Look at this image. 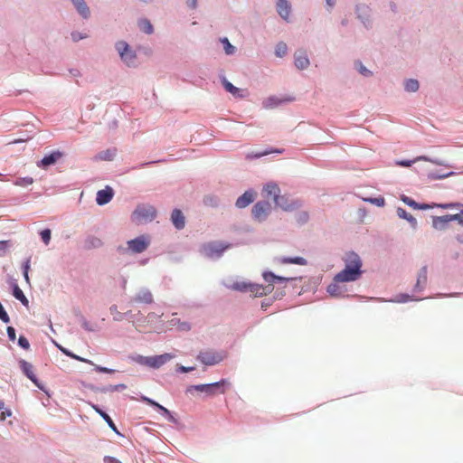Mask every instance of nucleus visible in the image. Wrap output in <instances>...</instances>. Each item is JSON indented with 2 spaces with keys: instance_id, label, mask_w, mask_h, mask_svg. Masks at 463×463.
<instances>
[{
  "instance_id": "f257e3e1",
  "label": "nucleus",
  "mask_w": 463,
  "mask_h": 463,
  "mask_svg": "<svg viewBox=\"0 0 463 463\" xmlns=\"http://www.w3.org/2000/svg\"><path fill=\"white\" fill-rule=\"evenodd\" d=\"M363 260L358 253L350 250L345 259V267L336 273L337 281L354 282L364 274Z\"/></svg>"
},
{
  "instance_id": "f03ea898",
  "label": "nucleus",
  "mask_w": 463,
  "mask_h": 463,
  "mask_svg": "<svg viewBox=\"0 0 463 463\" xmlns=\"http://www.w3.org/2000/svg\"><path fill=\"white\" fill-rule=\"evenodd\" d=\"M231 387V382L226 378H222L214 383L188 385L185 389V393L189 394L196 391L205 393L206 396H214L224 394Z\"/></svg>"
},
{
  "instance_id": "7ed1b4c3",
  "label": "nucleus",
  "mask_w": 463,
  "mask_h": 463,
  "mask_svg": "<svg viewBox=\"0 0 463 463\" xmlns=\"http://www.w3.org/2000/svg\"><path fill=\"white\" fill-rule=\"evenodd\" d=\"M232 247V243L213 241L201 246L200 252L211 260H219L224 252Z\"/></svg>"
},
{
  "instance_id": "20e7f679",
  "label": "nucleus",
  "mask_w": 463,
  "mask_h": 463,
  "mask_svg": "<svg viewBox=\"0 0 463 463\" xmlns=\"http://www.w3.org/2000/svg\"><path fill=\"white\" fill-rule=\"evenodd\" d=\"M115 50L117 51L120 61L128 68H136V60L137 54L136 50L125 40H119L115 43Z\"/></svg>"
},
{
  "instance_id": "39448f33",
  "label": "nucleus",
  "mask_w": 463,
  "mask_h": 463,
  "mask_svg": "<svg viewBox=\"0 0 463 463\" xmlns=\"http://www.w3.org/2000/svg\"><path fill=\"white\" fill-rule=\"evenodd\" d=\"M18 364L24 375L28 378L39 390L43 392L46 395L51 396L50 390L34 373L33 364L22 358L18 360Z\"/></svg>"
},
{
  "instance_id": "423d86ee",
  "label": "nucleus",
  "mask_w": 463,
  "mask_h": 463,
  "mask_svg": "<svg viewBox=\"0 0 463 463\" xmlns=\"http://www.w3.org/2000/svg\"><path fill=\"white\" fill-rule=\"evenodd\" d=\"M228 355L224 350L221 351H200L195 359L205 366H213L222 363Z\"/></svg>"
},
{
  "instance_id": "0eeeda50",
  "label": "nucleus",
  "mask_w": 463,
  "mask_h": 463,
  "mask_svg": "<svg viewBox=\"0 0 463 463\" xmlns=\"http://www.w3.org/2000/svg\"><path fill=\"white\" fill-rule=\"evenodd\" d=\"M274 204L282 211L290 213L301 208L303 206V201L298 198H293L287 194H279V197L275 198Z\"/></svg>"
},
{
  "instance_id": "6e6552de",
  "label": "nucleus",
  "mask_w": 463,
  "mask_h": 463,
  "mask_svg": "<svg viewBox=\"0 0 463 463\" xmlns=\"http://www.w3.org/2000/svg\"><path fill=\"white\" fill-rule=\"evenodd\" d=\"M272 206L268 200H260L254 203L251 209L253 220L261 223L264 222L271 213Z\"/></svg>"
},
{
  "instance_id": "1a4fd4ad",
  "label": "nucleus",
  "mask_w": 463,
  "mask_h": 463,
  "mask_svg": "<svg viewBox=\"0 0 463 463\" xmlns=\"http://www.w3.org/2000/svg\"><path fill=\"white\" fill-rule=\"evenodd\" d=\"M151 243V239L148 234H140L127 241L128 250H130L132 254H140L146 250Z\"/></svg>"
},
{
  "instance_id": "9d476101",
  "label": "nucleus",
  "mask_w": 463,
  "mask_h": 463,
  "mask_svg": "<svg viewBox=\"0 0 463 463\" xmlns=\"http://www.w3.org/2000/svg\"><path fill=\"white\" fill-rule=\"evenodd\" d=\"M64 152L59 149L51 150L44 154L42 159L36 162V165L43 170H47L49 167L56 165L60 159L64 156Z\"/></svg>"
},
{
  "instance_id": "9b49d317",
  "label": "nucleus",
  "mask_w": 463,
  "mask_h": 463,
  "mask_svg": "<svg viewBox=\"0 0 463 463\" xmlns=\"http://www.w3.org/2000/svg\"><path fill=\"white\" fill-rule=\"evenodd\" d=\"M223 286L228 289L241 293H250L256 289V288H260L259 283L249 280L223 282Z\"/></svg>"
},
{
  "instance_id": "f8f14e48",
  "label": "nucleus",
  "mask_w": 463,
  "mask_h": 463,
  "mask_svg": "<svg viewBox=\"0 0 463 463\" xmlns=\"http://www.w3.org/2000/svg\"><path fill=\"white\" fill-rule=\"evenodd\" d=\"M261 277L265 282H267L268 284H271L273 287L276 284H284L293 280L301 279V277H284L281 275H278L270 269L263 270Z\"/></svg>"
},
{
  "instance_id": "ddd939ff",
  "label": "nucleus",
  "mask_w": 463,
  "mask_h": 463,
  "mask_svg": "<svg viewBox=\"0 0 463 463\" xmlns=\"http://www.w3.org/2000/svg\"><path fill=\"white\" fill-rule=\"evenodd\" d=\"M133 215L139 220L152 222L157 215V211L153 205L139 204L133 212Z\"/></svg>"
},
{
  "instance_id": "4468645a",
  "label": "nucleus",
  "mask_w": 463,
  "mask_h": 463,
  "mask_svg": "<svg viewBox=\"0 0 463 463\" xmlns=\"http://www.w3.org/2000/svg\"><path fill=\"white\" fill-rule=\"evenodd\" d=\"M90 407L97 412L108 424L109 429L118 437H124V435L119 431L117 425L115 424L112 418L109 415L107 411L100 405L93 402H89Z\"/></svg>"
},
{
  "instance_id": "2eb2a0df",
  "label": "nucleus",
  "mask_w": 463,
  "mask_h": 463,
  "mask_svg": "<svg viewBox=\"0 0 463 463\" xmlns=\"http://www.w3.org/2000/svg\"><path fill=\"white\" fill-rule=\"evenodd\" d=\"M7 283L13 297L19 300L24 307H27L29 306V300L24 295V291L20 288L17 280L10 276L7 279Z\"/></svg>"
},
{
  "instance_id": "dca6fc26",
  "label": "nucleus",
  "mask_w": 463,
  "mask_h": 463,
  "mask_svg": "<svg viewBox=\"0 0 463 463\" xmlns=\"http://www.w3.org/2000/svg\"><path fill=\"white\" fill-rule=\"evenodd\" d=\"M355 14L357 19L364 24V26L367 29L371 28L372 21L370 14V8L365 4H357L354 8Z\"/></svg>"
},
{
  "instance_id": "f3484780",
  "label": "nucleus",
  "mask_w": 463,
  "mask_h": 463,
  "mask_svg": "<svg viewBox=\"0 0 463 463\" xmlns=\"http://www.w3.org/2000/svg\"><path fill=\"white\" fill-rule=\"evenodd\" d=\"M257 196V193L253 188L247 189L242 194H241L236 202L235 207L238 209H243L251 204Z\"/></svg>"
},
{
  "instance_id": "a211bd4d",
  "label": "nucleus",
  "mask_w": 463,
  "mask_h": 463,
  "mask_svg": "<svg viewBox=\"0 0 463 463\" xmlns=\"http://www.w3.org/2000/svg\"><path fill=\"white\" fill-rule=\"evenodd\" d=\"M115 191L110 185H106L103 189H100L96 194V203L99 206H104L108 204L114 197Z\"/></svg>"
},
{
  "instance_id": "6ab92c4d",
  "label": "nucleus",
  "mask_w": 463,
  "mask_h": 463,
  "mask_svg": "<svg viewBox=\"0 0 463 463\" xmlns=\"http://www.w3.org/2000/svg\"><path fill=\"white\" fill-rule=\"evenodd\" d=\"M219 78H220L221 84L226 92L232 94L234 98L242 99L245 97V95H244L245 90L234 86L231 81L228 80V79L225 77V75L221 74L219 76Z\"/></svg>"
},
{
  "instance_id": "aec40b11",
  "label": "nucleus",
  "mask_w": 463,
  "mask_h": 463,
  "mask_svg": "<svg viewBox=\"0 0 463 463\" xmlns=\"http://www.w3.org/2000/svg\"><path fill=\"white\" fill-rule=\"evenodd\" d=\"M174 357L175 354L172 353L151 355L148 360V367L152 369H158Z\"/></svg>"
},
{
  "instance_id": "412c9836",
  "label": "nucleus",
  "mask_w": 463,
  "mask_h": 463,
  "mask_svg": "<svg viewBox=\"0 0 463 463\" xmlns=\"http://www.w3.org/2000/svg\"><path fill=\"white\" fill-rule=\"evenodd\" d=\"M292 100H294V98L290 96L280 98L276 95H271L263 100L262 107L266 109H271Z\"/></svg>"
},
{
  "instance_id": "4be33fe9",
  "label": "nucleus",
  "mask_w": 463,
  "mask_h": 463,
  "mask_svg": "<svg viewBox=\"0 0 463 463\" xmlns=\"http://www.w3.org/2000/svg\"><path fill=\"white\" fill-rule=\"evenodd\" d=\"M170 221L173 226L177 230L181 231L184 228L186 219L183 211L179 208H174L171 212Z\"/></svg>"
},
{
  "instance_id": "5701e85b",
  "label": "nucleus",
  "mask_w": 463,
  "mask_h": 463,
  "mask_svg": "<svg viewBox=\"0 0 463 463\" xmlns=\"http://www.w3.org/2000/svg\"><path fill=\"white\" fill-rule=\"evenodd\" d=\"M341 283H346L345 281H337L336 280V274L334 276L333 280L331 283H329L326 287V292L329 294L332 298H342L344 297V291H342V288L346 289V286H341Z\"/></svg>"
},
{
  "instance_id": "b1692460",
  "label": "nucleus",
  "mask_w": 463,
  "mask_h": 463,
  "mask_svg": "<svg viewBox=\"0 0 463 463\" xmlns=\"http://www.w3.org/2000/svg\"><path fill=\"white\" fill-rule=\"evenodd\" d=\"M283 151H284V149H282V148L267 147L260 151H252V152L247 153L245 155V159L249 160V161H252V160L260 159V158L266 156L268 155H270L272 153L282 154Z\"/></svg>"
},
{
  "instance_id": "393cba45",
  "label": "nucleus",
  "mask_w": 463,
  "mask_h": 463,
  "mask_svg": "<svg viewBox=\"0 0 463 463\" xmlns=\"http://www.w3.org/2000/svg\"><path fill=\"white\" fill-rule=\"evenodd\" d=\"M51 342L54 345V346L64 355L67 357H70L73 360L80 361L82 363H86L89 364H93V362L88 358L81 357L76 354H74L71 350L62 346L61 344H59L56 340L51 339Z\"/></svg>"
},
{
  "instance_id": "a878e982",
  "label": "nucleus",
  "mask_w": 463,
  "mask_h": 463,
  "mask_svg": "<svg viewBox=\"0 0 463 463\" xmlns=\"http://www.w3.org/2000/svg\"><path fill=\"white\" fill-rule=\"evenodd\" d=\"M401 201L405 203L407 206L412 208L413 210H430L433 209V206L430 203H419L416 202L413 198L402 194L400 196Z\"/></svg>"
},
{
  "instance_id": "bb28decb",
  "label": "nucleus",
  "mask_w": 463,
  "mask_h": 463,
  "mask_svg": "<svg viewBox=\"0 0 463 463\" xmlns=\"http://www.w3.org/2000/svg\"><path fill=\"white\" fill-rule=\"evenodd\" d=\"M452 214H445L442 216H432V227L437 231H444L449 227L452 221Z\"/></svg>"
},
{
  "instance_id": "cd10ccee",
  "label": "nucleus",
  "mask_w": 463,
  "mask_h": 463,
  "mask_svg": "<svg viewBox=\"0 0 463 463\" xmlns=\"http://www.w3.org/2000/svg\"><path fill=\"white\" fill-rule=\"evenodd\" d=\"M275 260L280 264H295L299 266H305L307 264V259L302 256L276 257Z\"/></svg>"
},
{
  "instance_id": "c85d7f7f",
  "label": "nucleus",
  "mask_w": 463,
  "mask_h": 463,
  "mask_svg": "<svg viewBox=\"0 0 463 463\" xmlns=\"http://www.w3.org/2000/svg\"><path fill=\"white\" fill-rule=\"evenodd\" d=\"M294 64L300 71L306 70L310 65L309 58L305 51L295 53Z\"/></svg>"
},
{
  "instance_id": "c756f323",
  "label": "nucleus",
  "mask_w": 463,
  "mask_h": 463,
  "mask_svg": "<svg viewBox=\"0 0 463 463\" xmlns=\"http://www.w3.org/2000/svg\"><path fill=\"white\" fill-rule=\"evenodd\" d=\"M277 12L279 15L285 21H288L291 13V4L288 0L277 1Z\"/></svg>"
},
{
  "instance_id": "7c9ffc66",
  "label": "nucleus",
  "mask_w": 463,
  "mask_h": 463,
  "mask_svg": "<svg viewBox=\"0 0 463 463\" xmlns=\"http://www.w3.org/2000/svg\"><path fill=\"white\" fill-rule=\"evenodd\" d=\"M396 213L400 219L407 221L413 231L418 229V222L416 218L408 213L404 208L401 206L397 207Z\"/></svg>"
},
{
  "instance_id": "2f4dec72",
  "label": "nucleus",
  "mask_w": 463,
  "mask_h": 463,
  "mask_svg": "<svg viewBox=\"0 0 463 463\" xmlns=\"http://www.w3.org/2000/svg\"><path fill=\"white\" fill-rule=\"evenodd\" d=\"M134 301L144 304H152L154 302V298L148 288H142L134 298Z\"/></svg>"
},
{
  "instance_id": "473e14b6",
  "label": "nucleus",
  "mask_w": 463,
  "mask_h": 463,
  "mask_svg": "<svg viewBox=\"0 0 463 463\" xmlns=\"http://www.w3.org/2000/svg\"><path fill=\"white\" fill-rule=\"evenodd\" d=\"M263 192L267 196H271L275 203V198L279 197L280 194V188L277 183L270 181L264 184Z\"/></svg>"
},
{
  "instance_id": "72a5a7b5",
  "label": "nucleus",
  "mask_w": 463,
  "mask_h": 463,
  "mask_svg": "<svg viewBox=\"0 0 463 463\" xmlns=\"http://www.w3.org/2000/svg\"><path fill=\"white\" fill-rule=\"evenodd\" d=\"M77 13L83 18L89 19L90 16V10L85 0H76L72 3Z\"/></svg>"
},
{
  "instance_id": "f704fd0d",
  "label": "nucleus",
  "mask_w": 463,
  "mask_h": 463,
  "mask_svg": "<svg viewBox=\"0 0 463 463\" xmlns=\"http://www.w3.org/2000/svg\"><path fill=\"white\" fill-rule=\"evenodd\" d=\"M103 246V241L94 236V235H88L86 239L84 240V245L83 248L86 250H90L93 249H99Z\"/></svg>"
},
{
  "instance_id": "c9c22d12",
  "label": "nucleus",
  "mask_w": 463,
  "mask_h": 463,
  "mask_svg": "<svg viewBox=\"0 0 463 463\" xmlns=\"http://www.w3.org/2000/svg\"><path fill=\"white\" fill-rule=\"evenodd\" d=\"M117 156V148L110 147L105 150H101L96 154L95 159L101 161H113Z\"/></svg>"
},
{
  "instance_id": "e433bc0d",
  "label": "nucleus",
  "mask_w": 463,
  "mask_h": 463,
  "mask_svg": "<svg viewBox=\"0 0 463 463\" xmlns=\"http://www.w3.org/2000/svg\"><path fill=\"white\" fill-rule=\"evenodd\" d=\"M456 175H457V173L454 171L445 172V171L439 169V170L429 172L427 174V178L429 180H443V179H446L448 177H450V176H453Z\"/></svg>"
},
{
  "instance_id": "4c0bfd02",
  "label": "nucleus",
  "mask_w": 463,
  "mask_h": 463,
  "mask_svg": "<svg viewBox=\"0 0 463 463\" xmlns=\"http://www.w3.org/2000/svg\"><path fill=\"white\" fill-rule=\"evenodd\" d=\"M421 299H422L421 298L415 297L413 294L404 292V293H400V294L396 295L394 297V298L390 301L404 304V303H408L411 301H420Z\"/></svg>"
},
{
  "instance_id": "58836bf2",
  "label": "nucleus",
  "mask_w": 463,
  "mask_h": 463,
  "mask_svg": "<svg viewBox=\"0 0 463 463\" xmlns=\"http://www.w3.org/2000/svg\"><path fill=\"white\" fill-rule=\"evenodd\" d=\"M169 326H175L180 332H188L191 330V324L187 321H182L180 318L174 317L168 321Z\"/></svg>"
},
{
  "instance_id": "ea45409f",
  "label": "nucleus",
  "mask_w": 463,
  "mask_h": 463,
  "mask_svg": "<svg viewBox=\"0 0 463 463\" xmlns=\"http://www.w3.org/2000/svg\"><path fill=\"white\" fill-rule=\"evenodd\" d=\"M124 318H128L132 320H137V321H143L144 316L143 314L138 311L136 314H133L131 310H128L123 314H118V317H114L113 319L115 321H122Z\"/></svg>"
},
{
  "instance_id": "a19ab883",
  "label": "nucleus",
  "mask_w": 463,
  "mask_h": 463,
  "mask_svg": "<svg viewBox=\"0 0 463 463\" xmlns=\"http://www.w3.org/2000/svg\"><path fill=\"white\" fill-rule=\"evenodd\" d=\"M138 27L141 32L146 34H152L155 31L154 25L148 18H140L138 20Z\"/></svg>"
},
{
  "instance_id": "79ce46f5",
  "label": "nucleus",
  "mask_w": 463,
  "mask_h": 463,
  "mask_svg": "<svg viewBox=\"0 0 463 463\" xmlns=\"http://www.w3.org/2000/svg\"><path fill=\"white\" fill-rule=\"evenodd\" d=\"M219 41L222 43L224 53L226 55L231 56L235 53L236 47L231 43V42L226 36L221 37Z\"/></svg>"
},
{
  "instance_id": "37998d69",
  "label": "nucleus",
  "mask_w": 463,
  "mask_h": 463,
  "mask_svg": "<svg viewBox=\"0 0 463 463\" xmlns=\"http://www.w3.org/2000/svg\"><path fill=\"white\" fill-rule=\"evenodd\" d=\"M354 67L362 76L365 78L373 76V71L367 69L361 60H355L354 61Z\"/></svg>"
},
{
  "instance_id": "c03bdc74",
  "label": "nucleus",
  "mask_w": 463,
  "mask_h": 463,
  "mask_svg": "<svg viewBox=\"0 0 463 463\" xmlns=\"http://www.w3.org/2000/svg\"><path fill=\"white\" fill-rule=\"evenodd\" d=\"M420 88V82L416 79H406L404 80V90L407 92H416Z\"/></svg>"
},
{
  "instance_id": "a18cd8bd",
  "label": "nucleus",
  "mask_w": 463,
  "mask_h": 463,
  "mask_svg": "<svg viewBox=\"0 0 463 463\" xmlns=\"http://www.w3.org/2000/svg\"><path fill=\"white\" fill-rule=\"evenodd\" d=\"M363 201L377 207H383L385 205V199L383 195L364 197Z\"/></svg>"
},
{
  "instance_id": "49530a36",
  "label": "nucleus",
  "mask_w": 463,
  "mask_h": 463,
  "mask_svg": "<svg viewBox=\"0 0 463 463\" xmlns=\"http://www.w3.org/2000/svg\"><path fill=\"white\" fill-rule=\"evenodd\" d=\"M430 204L433 206V208H440V209H444V210L459 209L460 206H462V203H458V202H449V203H431Z\"/></svg>"
},
{
  "instance_id": "de8ad7c7",
  "label": "nucleus",
  "mask_w": 463,
  "mask_h": 463,
  "mask_svg": "<svg viewBox=\"0 0 463 463\" xmlns=\"http://www.w3.org/2000/svg\"><path fill=\"white\" fill-rule=\"evenodd\" d=\"M126 389L127 385L125 383L109 384L102 386V393L122 392Z\"/></svg>"
},
{
  "instance_id": "09e8293b",
  "label": "nucleus",
  "mask_w": 463,
  "mask_h": 463,
  "mask_svg": "<svg viewBox=\"0 0 463 463\" xmlns=\"http://www.w3.org/2000/svg\"><path fill=\"white\" fill-rule=\"evenodd\" d=\"M80 322L81 327L85 331H87V332H97V331H99L98 324H96V323L91 324L90 322H89L86 319V317H81V320Z\"/></svg>"
},
{
  "instance_id": "8fccbe9b",
  "label": "nucleus",
  "mask_w": 463,
  "mask_h": 463,
  "mask_svg": "<svg viewBox=\"0 0 463 463\" xmlns=\"http://www.w3.org/2000/svg\"><path fill=\"white\" fill-rule=\"evenodd\" d=\"M288 52V46L284 42H279L275 46L274 53L277 57L282 58Z\"/></svg>"
},
{
  "instance_id": "3c124183",
  "label": "nucleus",
  "mask_w": 463,
  "mask_h": 463,
  "mask_svg": "<svg viewBox=\"0 0 463 463\" xmlns=\"http://www.w3.org/2000/svg\"><path fill=\"white\" fill-rule=\"evenodd\" d=\"M39 236L42 240V241L45 244V245H48L51 241V239H52V230L48 227L46 228H43L42 230L39 231Z\"/></svg>"
},
{
  "instance_id": "603ef678",
  "label": "nucleus",
  "mask_w": 463,
  "mask_h": 463,
  "mask_svg": "<svg viewBox=\"0 0 463 463\" xmlns=\"http://www.w3.org/2000/svg\"><path fill=\"white\" fill-rule=\"evenodd\" d=\"M203 203L207 206L216 208L220 204V199L215 195L209 194L204 196Z\"/></svg>"
},
{
  "instance_id": "864d4df0",
  "label": "nucleus",
  "mask_w": 463,
  "mask_h": 463,
  "mask_svg": "<svg viewBox=\"0 0 463 463\" xmlns=\"http://www.w3.org/2000/svg\"><path fill=\"white\" fill-rule=\"evenodd\" d=\"M33 182H34V180L33 177L24 176V177L16 178V180L14 181V184L17 186L25 187V186H28V185L33 184Z\"/></svg>"
},
{
  "instance_id": "5fc2aeb1",
  "label": "nucleus",
  "mask_w": 463,
  "mask_h": 463,
  "mask_svg": "<svg viewBox=\"0 0 463 463\" xmlns=\"http://www.w3.org/2000/svg\"><path fill=\"white\" fill-rule=\"evenodd\" d=\"M309 220V213L307 211H301L296 215V222L298 225L302 226L306 224Z\"/></svg>"
},
{
  "instance_id": "6e6d98bb",
  "label": "nucleus",
  "mask_w": 463,
  "mask_h": 463,
  "mask_svg": "<svg viewBox=\"0 0 463 463\" xmlns=\"http://www.w3.org/2000/svg\"><path fill=\"white\" fill-rule=\"evenodd\" d=\"M427 280H428V267H427V265H424L420 269L416 281H420L422 284L426 285Z\"/></svg>"
},
{
  "instance_id": "4d7b16f0",
  "label": "nucleus",
  "mask_w": 463,
  "mask_h": 463,
  "mask_svg": "<svg viewBox=\"0 0 463 463\" xmlns=\"http://www.w3.org/2000/svg\"><path fill=\"white\" fill-rule=\"evenodd\" d=\"M129 359L132 362H136L140 365H145V366L148 367L149 356H144L142 354H135V355H130Z\"/></svg>"
},
{
  "instance_id": "13d9d810",
  "label": "nucleus",
  "mask_w": 463,
  "mask_h": 463,
  "mask_svg": "<svg viewBox=\"0 0 463 463\" xmlns=\"http://www.w3.org/2000/svg\"><path fill=\"white\" fill-rule=\"evenodd\" d=\"M13 243L10 240H2L0 241V257L5 256L9 249L12 247Z\"/></svg>"
},
{
  "instance_id": "bf43d9fd",
  "label": "nucleus",
  "mask_w": 463,
  "mask_h": 463,
  "mask_svg": "<svg viewBox=\"0 0 463 463\" xmlns=\"http://www.w3.org/2000/svg\"><path fill=\"white\" fill-rule=\"evenodd\" d=\"M17 345L20 348L25 351L29 350L31 346L29 340L24 335H19V337L17 338Z\"/></svg>"
},
{
  "instance_id": "052dcab7",
  "label": "nucleus",
  "mask_w": 463,
  "mask_h": 463,
  "mask_svg": "<svg viewBox=\"0 0 463 463\" xmlns=\"http://www.w3.org/2000/svg\"><path fill=\"white\" fill-rule=\"evenodd\" d=\"M94 367H93V371H95L96 373H107V374H112V373H115L117 372V370L115 369H112V368H109V367H106V366H102V365H99V364H92Z\"/></svg>"
},
{
  "instance_id": "680f3d73",
  "label": "nucleus",
  "mask_w": 463,
  "mask_h": 463,
  "mask_svg": "<svg viewBox=\"0 0 463 463\" xmlns=\"http://www.w3.org/2000/svg\"><path fill=\"white\" fill-rule=\"evenodd\" d=\"M196 369L195 366H184L183 364H177L175 366V372L177 373H187L194 372Z\"/></svg>"
},
{
  "instance_id": "e2e57ef3",
  "label": "nucleus",
  "mask_w": 463,
  "mask_h": 463,
  "mask_svg": "<svg viewBox=\"0 0 463 463\" xmlns=\"http://www.w3.org/2000/svg\"><path fill=\"white\" fill-rule=\"evenodd\" d=\"M165 159L146 161V162L139 163L138 165L133 166L132 169H141V168L150 166V165H156L157 163L165 162Z\"/></svg>"
},
{
  "instance_id": "0e129e2a",
  "label": "nucleus",
  "mask_w": 463,
  "mask_h": 463,
  "mask_svg": "<svg viewBox=\"0 0 463 463\" xmlns=\"http://www.w3.org/2000/svg\"><path fill=\"white\" fill-rule=\"evenodd\" d=\"M71 37L72 42L78 43L80 40L86 39L88 37V35L86 33L79 32V31H72L71 33Z\"/></svg>"
},
{
  "instance_id": "69168bd1",
  "label": "nucleus",
  "mask_w": 463,
  "mask_h": 463,
  "mask_svg": "<svg viewBox=\"0 0 463 463\" xmlns=\"http://www.w3.org/2000/svg\"><path fill=\"white\" fill-rule=\"evenodd\" d=\"M414 163H416L415 158L400 159L395 161V165L401 167H411Z\"/></svg>"
},
{
  "instance_id": "338daca9",
  "label": "nucleus",
  "mask_w": 463,
  "mask_h": 463,
  "mask_svg": "<svg viewBox=\"0 0 463 463\" xmlns=\"http://www.w3.org/2000/svg\"><path fill=\"white\" fill-rule=\"evenodd\" d=\"M31 260H32V257L29 256L23 260L22 265H21L22 273H29V271L31 269Z\"/></svg>"
},
{
  "instance_id": "774afa93",
  "label": "nucleus",
  "mask_w": 463,
  "mask_h": 463,
  "mask_svg": "<svg viewBox=\"0 0 463 463\" xmlns=\"http://www.w3.org/2000/svg\"><path fill=\"white\" fill-rule=\"evenodd\" d=\"M6 334L9 341L14 342L16 340V330L14 326H8L6 327Z\"/></svg>"
}]
</instances>
